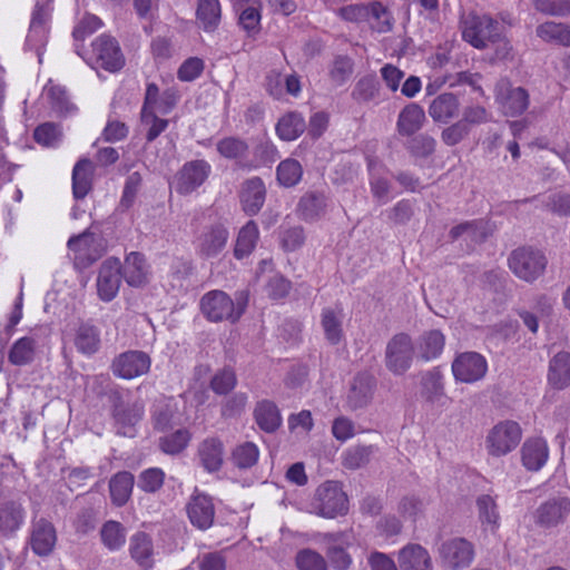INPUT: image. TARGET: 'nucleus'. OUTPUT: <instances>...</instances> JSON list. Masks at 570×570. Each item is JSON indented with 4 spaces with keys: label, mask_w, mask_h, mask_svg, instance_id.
<instances>
[{
    "label": "nucleus",
    "mask_w": 570,
    "mask_h": 570,
    "mask_svg": "<svg viewBox=\"0 0 570 570\" xmlns=\"http://www.w3.org/2000/svg\"><path fill=\"white\" fill-rule=\"evenodd\" d=\"M248 293L239 291L233 299L227 293L214 289L206 293L200 299V309L210 322L228 321L236 323L245 313L248 305Z\"/></svg>",
    "instance_id": "1"
},
{
    "label": "nucleus",
    "mask_w": 570,
    "mask_h": 570,
    "mask_svg": "<svg viewBox=\"0 0 570 570\" xmlns=\"http://www.w3.org/2000/svg\"><path fill=\"white\" fill-rule=\"evenodd\" d=\"M463 39L476 49H484L494 43H503L507 57L511 50L509 40L502 35L500 23L488 14H469L462 27Z\"/></svg>",
    "instance_id": "2"
},
{
    "label": "nucleus",
    "mask_w": 570,
    "mask_h": 570,
    "mask_svg": "<svg viewBox=\"0 0 570 570\" xmlns=\"http://www.w3.org/2000/svg\"><path fill=\"white\" fill-rule=\"evenodd\" d=\"M522 439L518 422L505 420L493 425L485 436V450L493 458L504 456L514 451Z\"/></svg>",
    "instance_id": "3"
},
{
    "label": "nucleus",
    "mask_w": 570,
    "mask_h": 570,
    "mask_svg": "<svg viewBox=\"0 0 570 570\" xmlns=\"http://www.w3.org/2000/svg\"><path fill=\"white\" fill-rule=\"evenodd\" d=\"M313 512L323 518H335L347 513L348 501L347 495L333 481L321 484L312 502Z\"/></svg>",
    "instance_id": "4"
},
{
    "label": "nucleus",
    "mask_w": 570,
    "mask_h": 570,
    "mask_svg": "<svg viewBox=\"0 0 570 570\" xmlns=\"http://www.w3.org/2000/svg\"><path fill=\"white\" fill-rule=\"evenodd\" d=\"M415 348L411 336L406 333L393 335L385 347V366L394 375H403L411 366Z\"/></svg>",
    "instance_id": "5"
},
{
    "label": "nucleus",
    "mask_w": 570,
    "mask_h": 570,
    "mask_svg": "<svg viewBox=\"0 0 570 570\" xmlns=\"http://www.w3.org/2000/svg\"><path fill=\"white\" fill-rule=\"evenodd\" d=\"M52 0H37L32 11L26 47L35 50L41 62L42 50L48 41Z\"/></svg>",
    "instance_id": "6"
},
{
    "label": "nucleus",
    "mask_w": 570,
    "mask_h": 570,
    "mask_svg": "<svg viewBox=\"0 0 570 570\" xmlns=\"http://www.w3.org/2000/svg\"><path fill=\"white\" fill-rule=\"evenodd\" d=\"M547 259L544 255L531 247H521L513 250L509 257V267L515 276L533 282L544 271Z\"/></svg>",
    "instance_id": "7"
},
{
    "label": "nucleus",
    "mask_w": 570,
    "mask_h": 570,
    "mask_svg": "<svg viewBox=\"0 0 570 570\" xmlns=\"http://www.w3.org/2000/svg\"><path fill=\"white\" fill-rule=\"evenodd\" d=\"M451 371L456 382L473 384L487 375L488 362L478 352H463L454 357Z\"/></svg>",
    "instance_id": "8"
},
{
    "label": "nucleus",
    "mask_w": 570,
    "mask_h": 570,
    "mask_svg": "<svg viewBox=\"0 0 570 570\" xmlns=\"http://www.w3.org/2000/svg\"><path fill=\"white\" fill-rule=\"evenodd\" d=\"M68 247L73 254V264L78 269H85L98 261L104 254L99 238L90 232H83L68 240Z\"/></svg>",
    "instance_id": "9"
},
{
    "label": "nucleus",
    "mask_w": 570,
    "mask_h": 570,
    "mask_svg": "<svg viewBox=\"0 0 570 570\" xmlns=\"http://www.w3.org/2000/svg\"><path fill=\"white\" fill-rule=\"evenodd\" d=\"M212 167L204 159L187 161L175 176V189L180 195H188L200 187L210 174Z\"/></svg>",
    "instance_id": "10"
},
{
    "label": "nucleus",
    "mask_w": 570,
    "mask_h": 570,
    "mask_svg": "<svg viewBox=\"0 0 570 570\" xmlns=\"http://www.w3.org/2000/svg\"><path fill=\"white\" fill-rule=\"evenodd\" d=\"M92 59L97 67L110 72L120 70L125 59L115 38L102 35L92 42Z\"/></svg>",
    "instance_id": "11"
},
{
    "label": "nucleus",
    "mask_w": 570,
    "mask_h": 570,
    "mask_svg": "<svg viewBox=\"0 0 570 570\" xmlns=\"http://www.w3.org/2000/svg\"><path fill=\"white\" fill-rule=\"evenodd\" d=\"M121 262L117 257H108L99 267L97 276V293L104 302L112 301L121 284Z\"/></svg>",
    "instance_id": "12"
},
{
    "label": "nucleus",
    "mask_w": 570,
    "mask_h": 570,
    "mask_svg": "<svg viewBox=\"0 0 570 570\" xmlns=\"http://www.w3.org/2000/svg\"><path fill=\"white\" fill-rule=\"evenodd\" d=\"M495 97L508 116H519L529 107L528 91L522 87H511L507 79H501L495 85Z\"/></svg>",
    "instance_id": "13"
},
{
    "label": "nucleus",
    "mask_w": 570,
    "mask_h": 570,
    "mask_svg": "<svg viewBox=\"0 0 570 570\" xmlns=\"http://www.w3.org/2000/svg\"><path fill=\"white\" fill-rule=\"evenodd\" d=\"M150 364L151 361L148 354L141 351H128L112 361L111 370L116 376L131 380L146 374Z\"/></svg>",
    "instance_id": "14"
},
{
    "label": "nucleus",
    "mask_w": 570,
    "mask_h": 570,
    "mask_svg": "<svg viewBox=\"0 0 570 570\" xmlns=\"http://www.w3.org/2000/svg\"><path fill=\"white\" fill-rule=\"evenodd\" d=\"M439 553L441 561L451 569L468 567L474 558V548L471 542L463 538H453L444 541Z\"/></svg>",
    "instance_id": "15"
},
{
    "label": "nucleus",
    "mask_w": 570,
    "mask_h": 570,
    "mask_svg": "<svg viewBox=\"0 0 570 570\" xmlns=\"http://www.w3.org/2000/svg\"><path fill=\"white\" fill-rule=\"evenodd\" d=\"M190 523L199 530L209 529L215 519V505L212 497L195 492L186 505Z\"/></svg>",
    "instance_id": "16"
},
{
    "label": "nucleus",
    "mask_w": 570,
    "mask_h": 570,
    "mask_svg": "<svg viewBox=\"0 0 570 570\" xmlns=\"http://www.w3.org/2000/svg\"><path fill=\"white\" fill-rule=\"evenodd\" d=\"M375 389V379L370 373L363 372L354 376L346 396L350 410L356 411L370 404Z\"/></svg>",
    "instance_id": "17"
},
{
    "label": "nucleus",
    "mask_w": 570,
    "mask_h": 570,
    "mask_svg": "<svg viewBox=\"0 0 570 570\" xmlns=\"http://www.w3.org/2000/svg\"><path fill=\"white\" fill-rule=\"evenodd\" d=\"M196 455L204 470L209 473L217 472L224 463V443L217 436H208L199 442Z\"/></svg>",
    "instance_id": "18"
},
{
    "label": "nucleus",
    "mask_w": 570,
    "mask_h": 570,
    "mask_svg": "<svg viewBox=\"0 0 570 570\" xmlns=\"http://www.w3.org/2000/svg\"><path fill=\"white\" fill-rule=\"evenodd\" d=\"M229 234L222 224L206 228L197 239V250L203 257H214L226 246Z\"/></svg>",
    "instance_id": "19"
},
{
    "label": "nucleus",
    "mask_w": 570,
    "mask_h": 570,
    "mask_svg": "<svg viewBox=\"0 0 570 570\" xmlns=\"http://www.w3.org/2000/svg\"><path fill=\"white\" fill-rule=\"evenodd\" d=\"M121 274L129 286L141 287L146 285L150 274L146 257L138 252L129 253L124 264H121Z\"/></svg>",
    "instance_id": "20"
},
{
    "label": "nucleus",
    "mask_w": 570,
    "mask_h": 570,
    "mask_svg": "<svg viewBox=\"0 0 570 570\" xmlns=\"http://www.w3.org/2000/svg\"><path fill=\"white\" fill-rule=\"evenodd\" d=\"M401 570H433V563L429 551L417 544L404 546L397 556Z\"/></svg>",
    "instance_id": "21"
},
{
    "label": "nucleus",
    "mask_w": 570,
    "mask_h": 570,
    "mask_svg": "<svg viewBox=\"0 0 570 570\" xmlns=\"http://www.w3.org/2000/svg\"><path fill=\"white\" fill-rule=\"evenodd\" d=\"M129 554L140 568H153L155 548L151 537L142 531L134 533L129 539Z\"/></svg>",
    "instance_id": "22"
},
{
    "label": "nucleus",
    "mask_w": 570,
    "mask_h": 570,
    "mask_svg": "<svg viewBox=\"0 0 570 570\" xmlns=\"http://www.w3.org/2000/svg\"><path fill=\"white\" fill-rule=\"evenodd\" d=\"M266 188L263 180L253 177L243 184L240 191V203L246 214L256 215L264 205Z\"/></svg>",
    "instance_id": "23"
},
{
    "label": "nucleus",
    "mask_w": 570,
    "mask_h": 570,
    "mask_svg": "<svg viewBox=\"0 0 570 570\" xmlns=\"http://www.w3.org/2000/svg\"><path fill=\"white\" fill-rule=\"evenodd\" d=\"M145 405L136 401L127 405H117L114 416L118 425V433L124 436H134L135 425L142 419Z\"/></svg>",
    "instance_id": "24"
},
{
    "label": "nucleus",
    "mask_w": 570,
    "mask_h": 570,
    "mask_svg": "<svg viewBox=\"0 0 570 570\" xmlns=\"http://www.w3.org/2000/svg\"><path fill=\"white\" fill-rule=\"evenodd\" d=\"M57 541L56 529L51 522L40 519L35 522L31 534V548L38 556H48Z\"/></svg>",
    "instance_id": "25"
},
{
    "label": "nucleus",
    "mask_w": 570,
    "mask_h": 570,
    "mask_svg": "<svg viewBox=\"0 0 570 570\" xmlns=\"http://www.w3.org/2000/svg\"><path fill=\"white\" fill-rule=\"evenodd\" d=\"M522 463L529 471H539L547 462L549 448L541 438L527 440L521 449Z\"/></svg>",
    "instance_id": "26"
},
{
    "label": "nucleus",
    "mask_w": 570,
    "mask_h": 570,
    "mask_svg": "<svg viewBox=\"0 0 570 570\" xmlns=\"http://www.w3.org/2000/svg\"><path fill=\"white\" fill-rule=\"evenodd\" d=\"M548 383L556 390H563L570 385V353L561 351L549 362Z\"/></svg>",
    "instance_id": "27"
},
{
    "label": "nucleus",
    "mask_w": 570,
    "mask_h": 570,
    "mask_svg": "<svg viewBox=\"0 0 570 570\" xmlns=\"http://www.w3.org/2000/svg\"><path fill=\"white\" fill-rule=\"evenodd\" d=\"M425 122L423 108L414 102L407 104L399 114L396 130L401 136H412L417 132Z\"/></svg>",
    "instance_id": "28"
},
{
    "label": "nucleus",
    "mask_w": 570,
    "mask_h": 570,
    "mask_svg": "<svg viewBox=\"0 0 570 570\" xmlns=\"http://www.w3.org/2000/svg\"><path fill=\"white\" fill-rule=\"evenodd\" d=\"M343 309L325 307L321 313V327L326 341L337 345L344 340Z\"/></svg>",
    "instance_id": "29"
},
{
    "label": "nucleus",
    "mask_w": 570,
    "mask_h": 570,
    "mask_svg": "<svg viewBox=\"0 0 570 570\" xmlns=\"http://www.w3.org/2000/svg\"><path fill=\"white\" fill-rule=\"evenodd\" d=\"M460 102L451 92L441 94L435 97L429 106V115L435 122H449L459 112Z\"/></svg>",
    "instance_id": "30"
},
{
    "label": "nucleus",
    "mask_w": 570,
    "mask_h": 570,
    "mask_svg": "<svg viewBox=\"0 0 570 570\" xmlns=\"http://www.w3.org/2000/svg\"><path fill=\"white\" fill-rule=\"evenodd\" d=\"M421 386L422 396L425 399L426 402L436 405H444L446 395L443 375L440 370L433 368L431 371H428L422 376Z\"/></svg>",
    "instance_id": "31"
},
{
    "label": "nucleus",
    "mask_w": 570,
    "mask_h": 570,
    "mask_svg": "<svg viewBox=\"0 0 570 570\" xmlns=\"http://www.w3.org/2000/svg\"><path fill=\"white\" fill-rule=\"evenodd\" d=\"M570 511V502L564 498L552 499L537 510V521L544 527L561 522Z\"/></svg>",
    "instance_id": "32"
},
{
    "label": "nucleus",
    "mask_w": 570,
    "mask_h": 570,
    "mask_svg": "<svg viewBox=\"0 0 570 570\" xmlns=\"http://www.w3.org/2000/svg\"><path fill=\"white\" fill-rule=\"evenodd\" d=\"M254 419L259 429L267 433L275 432L282 425V415L277 405L268 400L257 402Z\"/></svg>",
    "instance_id": "33"
},
{
    "label": "nucleus",
    "mask_w": 570,
    "mask_h": 570,
    "mask_svg": "<svg viewBox=\"0 0 570 570\" xmlns=\"http://www.w3.org/2000/svg\"><path fill=\"white\" fill-rule=\"evenodd\" d=\"M94 165L90 159L81 158L72 170V191L77 199L85 198L92 187Z\"/></svg>",
    "instance_id": "34"
},
{
    "label": "nucleus",
    "mask_w": 570,
    "mask_h": 570,
    "mask_svg": "<svg viewBox=\"0 0 570 570\" xmlns=\"http://www.w3.org/2000/svg\"><path fill=\"white\" fill-rule=\"evenodd\" d=\"M476 509L483 529L494 533L500 525V513L495 499L490 494L478 497Z\"/></svg>",
    "instance_id": "35"
},
{
    "label": "nucleus",
    "mask_w": 570,
    "mask_h": 570,
    "mask_svg": "<svg viewBox=\"0 0 570 570\" xmlns=\"http://www.w3.org/2000/svg\"><path fill=\"white\" fill-rule=\"evenodd\" d=\"M134 475L128 471L116 473L109 481L111 501L117 507L125 505L130 499L134 488Z\"/></svg>",
    "instance_id": "36"
},
{
    "label": "nucleus",
    "mask_w": 570,
    "mask_h": 570,
    "mask_svg": "<svg viewBox=\"0 0 570 570\" xmlns=\"http://www.w3.org/2000/svg\"><path fill=\"white\" fill-rule=\"evenodd\" d=\"M73 342L79 353L92 355L100 348V332L91 324H81L76 330Z\"/></svg>",
    "instance_id": "37"
},
{
    "label": "nucleus",
    "mask_w": 570,
    "mask_h": 570,
    "mask_svg": "<svg viewBox=\"0 0 570 570\" xmlns=\"http://www.w3.org/2000/svg\"><path fill=\"white\" fill-rule=\"evenodd\" d=\"M222 17L219 0H198L196 18L203 29L212 32L217 29Z\"/></svg>",
    "instance_id": "38"
},
{
    "label": "nucleus",
    "mask_w": 570,
    "mask_h": 570,
    "mask_svg": "<svg viewBox=\"0 0 570 570\" xmlns=\"http://www.w3.org/2000/svg\"><path fill=\"white\" fill-rule=\"evenodd\" d=\"M100 540L106 549L109 551H118L126 543V529L115 520L106 521L100 529Z\"/></svg>",
    "instance_id": "39"
},
{
    "label": "nucleus",
    "mask_w": 570,
    "mask_h": 570,
    "mask_svg": "<svg viewBox=\"0 0 570 570\" xmlns=\"http://www.w3.org/2000/svg\"><path fill=\"white\" fill-rule=\"evenodd\" d=\"M444 345L445 337L440 331L425 332L419 341V355L424 361L434 360L441 355Z\"/></svg>",
    "instance_id": "40"
},
{
    "label": "nucleus",
    "mask_w": 570,
    "mask_h": 570,
    "mask_svg": "<svg viewBox=\"0 0 570 570\" xmlns=\"http://www.w3.org/2000/svg\"><path fill=\"white\" fill-rule=\"evenodd\" d=\"M326 207L325 196L320 193H306L297 205V213L304 220H315L321 217Z\"/></svg>",
    "instance_id": "41"
},
{
    "label": "nucleus",
    "mask_w": 570,
    "mask_h": 570,
    "mask_svg": "<svg viewBox=\"0 0 570 570\" xmlns=\"http://www.w3.org/2000/svg\"><path fill=\"white\" fill-rule=\"evenodd\" d=\"M306 128L305 120L297 112L284 115L276 125V132L282 140L291 141L299 137Z\"/></svg>",
    "instance_id": "42"
},
{
    "label": "nucleus",
    "mask_w": 570,
    "mask_h": 570,
    "mask_svg": "<svg viewBox=\"0 0 570 570\" xmlns=\"http://www.w3.org/2000/svg\"><path fill=\"white\" fill-rule=\"evenodd\" d=\"M537 36L546 42L570 47V27L554 21H547L537 27Z\"/></svg>",
    "instance_id": "43"
},
{
    "label": "nucleus",
    "mask_w": 570,
    "mask_h": 570,
    "mask_svg": "<svg viewBox=\"0 0 570 570\" xmlns=\"http://www.w3.org/2000/svg\"><path fill=\"white\" fill-rule=\"evenodd\" d=\"M365 21L377 32H387L393 27L392 14L381 2L374 1L367 4Z\"/></svg>",
    "instance_id": "44"
},
{
    "label": "nucleus",
    "mask_w": 570,
    "mask_h": 570,
    "mask_svg": "<svg viewBox=\"0 0 570 570\" xmlns=\"http://www.w3.org/2000/svg\"><path fill=\"white\" fill-rule=\"evenodd\" d=\"M23 521V509L17 502H8L0 509V534L14 532Z\"/></svg>",
    "instance_id": "45"
},
{
    "label": "nucleus",
    "mask_w": 570,
    "mask_h": 570,
    "mask_svg": "<svg viewBox=\"0 0 570 570\" xmlns=\"http://www.w3.org/2000/svg\"><path fill=\"white\" fill-rule=\"evenodd\" d=\"M375 451L374 445H354L346 449L342 454V465L348 470H357L371 461Z\"/></svg>",
    "instance_id": "46"
},
{
    "label": "nucleus",
    "mask_w": 570,
    "mask_h": 570,
    "mask_svg": "<svg viewBox=\"0 0 570 570\" xmlns=\"http://www.w3.org/2000/svg\"><path fill=\"white\" fill-rule=\"evenodd\" d=\"M258 227L250 220L238 233L234 254L237 258L249 255L256 246L258 239Z\"/></svg>",
    "instance_id": "47"
},
{
    "label": "nucleus",
    "mask_w": 570,
    "mask_h": 570,
    "mask_svg": "<svg viewBox=\"0 0 570 570\" xmlns=\"http://www.w3.org/2000/svg\"><path fill=\"white\" fill-rule=\"evenodd\" d=\"M342 533L326 535L327 542L331 543L326 553L332 566L336 570H347L352 564V557L350 553L344 548L336 546V543L342 541Z\"/></svg>",
    "instance_id": "48"
},
{
    "label": "nucleus",
    "mask_w": 570,
    "mask_h": 570,
    "mask_svg": "<svg viewBox=\"0 0 570 570\" xmlns=\"http://www.w3.org/2000/svg\"><path fill=\"white\" fill-rule=\"evenodd\" d=\"M36 351V342L31 337H21L11 347L9 352V361L13 365H26L33 361Z\"/></svg>",
    "instance_id": "49"
},
{
    "label": "nucleus",
    "mask_w": 570,
    "mask_h": 570,
    "mask_svg": "<svg viewBox=\"0 0 570 570\" xmlns=\"http://www.w3.org/2000/svg\"><path fill=\"white\" fill-rule=\"evenodd\" d=\"M276 174L281 185L292 187L302 179L303 168L296 159L288 158L279 163Z\"/></svg>",
    "instance_id": "50"
},
{
    "label": "nucleus",
    "mask_w": 570,
    "mask_h": 570,
    "mask_svg": "<svg viewBox=\"0 0 570 570\" xmlns=\"http://www.w3.org/2000/svg\"><path fill=\"white\" fill-rule=\"evenodd\" d=\"M191 434L187 429H179L159 439V448L167 454H178L186 449Z\"/></svg>",
    "instance_id": "51"
},
{
    "label": "nucleus",
    "mask_w": 570,
    "mask_h": 570,
    "mask_svg": "<svg viewBox=\"0 0 570 570\" xmlns=\"http://www.w3.org/2000/svg\"><path fill=\"white\" fill-rule=\"evenodd\" d=\"M176 407L167 402H159L153 413L154 428L159 431L171 429L178 423Z\"/></svg>",
    "instance_id": "52"
},
{
    "label": "nucleus",
    "mask_w": 570,
    "mask_h": 570,
    "mask_svg": "<svg viewBox=\"0 0 570 570\" xmlns=\"http://www.w3.org/2000/svg\"><path fill=\"white\" fill-rule=\"evenodd\" d=\"M258 455V448L252 442H245L234 449L232 461L239 469H248L256 464Z\"/></svg>",
    "instance_id": "53"
},
{
    "label": "nucleus",
    "mask_w": 570,
    "mask_h": 570,
    "mask_svg": "<svg viewBox=\"0 0 570 570\" xmlns=\"http://www.w3.org/2000/svg\"><path fill=\"white\" fill-rule=\"evenodd\" d=\"M217 150L225 158L237 159L246 156L248 145L240 138L226 137L217 142Z\"/></svg>",
    "instance_id": "54"
},
{
    "label": "nucleus",
    "mask_w": 570,
    "mask_h": 570,
    "mask_svg": "<svg viewBox=\"0 0 570 570\" xmlns=\"http://www.w3.org/2000/svg\"><path fill=\"white\" fill-rule=\"evenodd\" d=\"M296 566L299 570H327L324 557L311 549H304L297 553Z\"/></svg>",
    "instance_id": "55"
},
{
    "label": "nucleus",
    "mask_w": 570,
    "mask_h": 570,
    "mask_svg": "<svg viewBox=\"0 0 570 570\" xmlns=\"http://www.w3.org/2000/svg\"><path fill=\"white\" fill-rule=\"evenodd\" d=\"M379 94V83L373 77H364L360 79L353 91L352 97L358 102H368Z\"/></svg>",
    "instance_id": "56"
},
{
    "label": "nucleus",
    "mask_w": 570,
    "mask_h": 570,
    "mask_svg": "<svg viewBox=\"0 0 570 570\" xmlns=\"http://www.w3.org/2000/svg\"><path fill=\"white\" fill-rule=\"evenodd\" d=\"M423 511L424 502L415 494H406L397 503V512L405 519L415 520Z\"/></svg>",
    "instance_id": "57"
},
{
    "label": "nucleus",
    "mask_w": 570,
    "mask_h": 570,
    "mask_svg": "<svg viewBox=\"0 0 570 570\" xmlns=\"http://www.w3.org/2000/svg\"><path fill=\"white\" fill-rule=\"evenodd\" d=\"M140 118L142 125L147 127L148 142L154 141L168 126V120L157 117L154 111H141Z\"/></svg>",
    "instance_id": "58"
},
{
    "label": "nucleus",
    "mask_w": 570,
    "mask_h": 570,
    "mask_svg": "<svg viewBox=\"0 0 570 570\" xmlns=\"http://www.w3.org/2000/svg\"><path fill=\"white\" fill-rule=\"evenodd\" d=\"M463 234L470 235L474 240L483 239L487 237L485 224L482 220L465 222L450 230L452 239H456Z\"/></svg>",
    "instance_id": "59"
},
{
    "label": "nucleus",
    "mask_w": 570,
    "mask_h": 570,
    "mask_svg": "<svg viewBox=\"0 0 570 570\" xmlns=\"http://www.w3.org/2000/svg\"><path fill=\"white\" fill-rule=\"evenodd\" d=\"M470 130L473 126H480L491 120V114L480 105H471L463 109L460 119Z\"/></svg>",
    "instance_id": "60"
},
{
    "label": "nucleus",
    "mask_w": 570,
    "mask_h": 570,
    "mask_svg": "<svg viewBox=\"0 0 570 570\" xmlns=\"http://www.w3.org/2000/svg\"><path fill=\"white\" fill-rule=\"evenodd\" d=\"M165 473L158 468H151L139 475L138 487L149 493L158 491L164 484Z\"/></svg>",
    "instance_id": "61"
},
{
    "label": "nucleus",
    "mask_w": 570,
    "mask_h": 570,
    "mask_svg": "<svg viewBox=\"0 0 570 570\" xmlns=\"http://www.w3.org/2000/svg\"><path fill=\"white\" fill-rule=\"evenodd\" d=\"M537 11L548 16H566L570 13V0H533Z\"/></svg>",
    "instance_id": "62"
},
{
    "label": "nucleus",
    "mask_w": 570,
    "mask_h": 570,
    "mask_svg": "<svg viewBox=\"0 0 570 570\" xmlns=\"http://www.w3.org/2000/svg\"><path fill=\"white\" fill-rule=\"evenodd\" d=\"M236 382L234 371L224 368L213 376L210 387L217 394H227L235 387Z\"/></svg>",
    "instance_id": "63"
},
{
    "label": "nucleus",
    "mask_w": 570,
    "mask_h": 570,
    "mask_svg": "<svg viewBox=\"0 0 570 570\" xmlns=\"http://www.w3.org/2000/svg\"><path fill=\"white\" fill-rule=\"evenodd\" d=\"M353 72V61L348 57H337L330 71L332 80L337 85H343Z\"/></svg>",
    "instance_id": "64"
}]
</instances>
